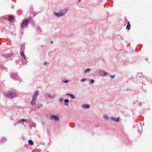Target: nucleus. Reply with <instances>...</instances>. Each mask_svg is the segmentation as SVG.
<instances>
[{
	"mask_svg": "<svg viewBox=\"0 0 152 152\" xmlns=\"http://www.w3.org/2000/svg\"><path fill=\"white\" fill-rule=\"evenodd\" d=\"M20 54H21V55L22 56L23 55H24V52L23 51H21V53Z\"/></svg>",
	"mask_w": 152,
	"mask_h": 152,
	"instance_id": "393cba45",
	"label": "nucleus"
},
{
	"mask_svg": "<svg viewBox=\"0 0 152 152\" xmlns=\"http://www.w3.org/2000/svg\"><path fill=\"white\" fill-rule=\"evenodd\" d=\"M22 56H23V57L24 58L25 60H26V57L25 55H23Z\"/></svg>",
	"mask_w": 152,
	"mask_h": 152,
	"instance_id": "bb28decb",
	"label": "nucleus"
},
{
	"mask_svg": "<svg viewBox=\"0 0 152 152\" xmlns=\"http://www.w3.org/2000/svg\"><path fill=\"white\" fill-rule=\"evenodd\" d=\"M63 81L65 83H67L69 82L68 80H65V79Z\"/></svg>",
	"mask_w": 152,
	"mask_h": 152,
	"instance_id": "4be33fe9",
	"label": "nucleus"
},
{
	"mask_svg": "<svg viewBox=\"0 0 152 152\" xmlns=\"http://www.w3.org/2000/svg\"><path fill=\"white\" fill-rule=\"evenodd\" d=\"M87 80V79L86 78H83V79H81V81L82 82H84L86 80Z\"/></svg>",
	"mask_w": 152,
	"mask_h": 152,
	"instance_id": "5701e85b",
	"label": "nucleus"
},
{
	"mask_svg": "<svg viewBox=\"0 0 152 152\" xmlns=\"http://www.w3.org/2000/svg\"><path fill=\"white\" fill-rule=\"evenodd\" d=\"M53 41H51V43H53Z\"/></svg>",
	"mask_w": 152,
	"mask_h": 152,
	"instance_id": "2f4dec72",
	"label": "nucleus"
},
{
	"mask_svg": "<svg viewBox=\"0 0 152 152\" xmlns=\"http://www.w3.org/2000/svg\"><path fill=\"white\" fill-rule=\"evenodd\" d=\"M28 143L30 145H32L34 144L32 140H29L28 141Z\"/></svg>",
	"mask_w": 152,
	"mask_h": 152,
	"instance_id": "6ab92c4d",
	"label": "nucleus"
},
{
	"mask_svg": "<svg viewBox=\"0 0 152 152\" xmlns=\"http://www.w3.org/2000/svg\"><path fill=\"white\" fill-rule=\"evenodd\" d=\"M94 81L93 79H91L90 81V84H94Z\"/></svg>",
	"mask_w": 152,
	"mask_h": 152,
	"instance_id": "412c9836",
	"label": "nucleus"
},
{
	"mask_svg": "<svg viewBox=\"0 0 152 152\" xmlns=\"http://www.w3.org/2000/svg\"><path fill=\"white\" fill-rule=\"evenodd\" d=\"M96 72L99 75L102 76H104L108 75L107 72L100 69L96 70Z\"/></svg>",
	"mask_w": 152,
	"mask_h": 152,
	"instance_id": "f03ea898",
	"label": "nucleus"
},
{
	"mask_svg": "<svg viewBox=\"0 0 152 152\" xmlns=\"http://www.w3.org/2000/svg\"><path fill=\"white\" fill-rule=\"evenodd\" d=\"M50 119L54 121H58L59 120V118L57 115H52L50 116Z\"/></svg>",
	"mask_w": 152,
	"mask_h": 152,
	"instance_id": "20e7f679",
	"label": "nucleus"
},
{
	"mask_svg": "<svg viewBox=\"0 0 152 152\" xmlns=\"http://www.w3.org/2000/svg\"><path fill=\"white\" fill-rule=\"evenodd\" d=\"M47 64V63L46 62H45L44 63V65H46Z\"/></svg>",
	"mask_w": 152,
	"mask_h": 152,
	"instance_id": "c756f323",
	"label": "nucleus"
},
{
	"mask_svg": "<svg viewBox=\"0 0 152 152\" xmlns=\"http://www.w3.org/2000/svg\"><path fill=\"white\" fill-rule=\"evenodd\" d=\"M45 97L48 99L53 98L54 96H51L49 93H46L45 94Z\"/></svg>",
	"mask_w": 152,
	"mask_h": 152,
	"instance_id": "0eeeda50",
	"label": "nucleus"
},
{
	"mask_svg": "<svg viewBox=\"0 0 152 152\" xmlns=\"http://www.w3.org/2000/svg\"><path fill=\"white\" fill-rule=\"evenodd\" d=\"M63 99L62 98H60L59 99V101L61 102H62L63 101Z\"/></svg>",
	"mask_w": 152,
	"mask_h": 152,
	"instance_id": "b1692460",
	"label": "nucleus"
},
{
	"mask_svg": "<svg viewBox=\"0 0 152 152\" xmlns=\"http://www.w3.org/2000/svg\"><path fill=\"white\" fill-rule=\"evenodd\" d=\"M54 14L55 15L58 17L62 16V15H61V14L60 13V12H55Z\"/></svg>",
	"mask_w": 152,
	"mask_h": 152,
	"instance_id": "f8f14e48",
	"label": "nucleus"
},
{
	"mask_svg": "<svg viewBox=\"0 0 152 152\" xmlns=\"http://www.w3.org/2000/svg\"><path fill=\"white\" fill-rule=\"evenodd\" d=\"M3 139H4V140H5V139L4 138H3Z\"/></svg>",
	"mask_w": 152,
	"mask_h": 152,
	"instance_id": "473e14b6",
	"label": "nucleus"
},
{
	"mask_svg": "<svg viewBox=\"0 0 152 152\" xmlns=\"http://www.w3.org/2000/svg\"><path fill=\"white\" fill-rule=\"evenodd\" d=\"M80 1H81V0H78V2H80Z\"/></svg>",
	"mask_w": 152,
	"mask_h": 152,
	"instance_id": "7c9ffc66",
	"label": "nucleus"
},
{
	"mask_svg": "<svg viewBox=\"0 0 152 152\" xmlns=\"http://www.w3.org/2000/svg\"><path fill=\"white\" fill-rule=\"evenodd\" d=\"M119 118H115V121L117 122H118L119 121Z\"/></svg>",
	"mask_w": 152,
	"mask_h": 152,
	"instance_id": "aec40b11",
	"label": "nucleus"
},
{
	"mask_svg": "<svg viewBox=\"0 0 152 152\" xmlns=\"http://www.w3.org/2000/svg\"><path fill=\"white\" fill-rule=\"evenodd\" d=\"M130 26L131 25L130 24V22H129L127 23V25L126 27V29L128 30H129L130 29Z\"/></svg>",
	"mask_w": 152,
	"mask_h": 152,
	"instance_id": "ddd939ff",
	"label": "nucleus"
},
{
	"mask_svg": "<svg viewBox=\"0 0 152 152\" xmlns=\"http://www.w3.org/2000/svg\"><path fill=\"white\" fill-rule=\"evenodd\" d=\"M110 119L114 121V117H111Z\"/></svg>",
	"mask_w": 152,
	"mask_h": 152,
	"instance_id": "cd10ccee",
	"label": "nucleus"
},
{
	"mask_svg": "<svg viewBox=\"0 0 152 152\" xmlns=\"http://www.w3.org/2000/svg\"><path fill=\"white\" fill-rule=\"evenodd\" d=\"M17 95V93L14 91H8L6 94L7 97L12 99L16 97Z\"/></svg>",
	"mask_w": 152,
	"mask_h": 152,
	"instance_id": "f257e3e1",
	"label": "nucleus"
},
{
	"mask_svg": "<svg viewBox=\"0 0 152 152\" xmlns=\"http://www.w3.org/2000/svg\"><path fill=\"white\" fill-rule=\"evenodd\" d=\"M1 142H2V140H1Z\"/></svg>",
	"mask_w": 152,
	"mask_h": 152,
	"instance_id": "72a5a7b5",
	"label": "nucleus"
},
{
	"mask_svg": "<svg viewBox=\"0 0 152 152\" xmlns=\"http://www.w3.org/2000/svg\"><path fill=\"white\" fill-rule=\"evenodd\" d=\"M66 95L67 96H70L72 99H74L75 98H76V97L75 96H74L73 94H67Z\"/></svg>",
	"mask_w": 152,
	"mask_h": 152,
	"instance_id": "2eb2a0df",
	"label": "nucleus"
},
{
	"mask_svg": "<svg viewBox=\"0 0 152 152\" xmlns=\"http://www.w3.org/2000/svg\"><path fill=\"white\" fill-rule=\"evenodd\" d=\"M37 99H34L32 98V100L31 102V104L32 106L34 107L36 106V101Z\"/></svg>",
	"mask_w": 152,
	"mask_h": 152,
	"instance_id": "39448f33",
	"label": "nucleus"
},
{
	"mask_svg": "<svg viewBox=\"0 0 152 152\" xmlns=\"http://www.w3.org/2000/svg\"><path fill=\"white\" fill-rule=\"evenodd\" d=\"M67 11V10L66 9H65L61 10L60 12L61 14V15H62V16H63L66 13Z\"/></svg>",
	"mask_w": 152,
	"mask_h": 152,
	"instance_id": "6e6552de",
	"label": "nucleus"
},
{
	"mask_svg": "<svg viewBox=\"0 0 152 152\" xmlns=\"http://www.w3.org/2000/svg\"><path fill=\"white\" fill-rule=\"evenodd\" d=\"M110 76L112 78H113L114 77V75H110Z\"/></svg>",
	"mask_w": 152,
	"mask_h": 152,
	"instance_id": "c85d7f7f",
	"label": "nucleus"
},
{
	"mask_svg": "<svg viewBox=\"0 0 152 152\" xmlns=\"http://www.w3.org/2000/svg\"><path fill=\"white\" fill-rule=\"evenodd\" d=\"M82 107L85 109H88L89 108V106L88 105L85 104L82 106Z\"/></svg>",
	"mask_w": 152,
	"mask_h": 152,
	"instance_id": "dca6fc26",
	"label": "nucleus"
},
{
	"mask_svg": "<svg viewBox=\"0 0 152 152\" xmlns=\"http://www.w3.org/2000/svg\"><path fill=\"white\" fill-rule=\"evenodd\" d=\"M103 118L106 121H108L110 118L106 114H104L103 116Z\"/></svg>",
	"mask_w": 152,
	"mask_h": 152,
	"instance_id": "9d476101",
	"label": "nucleus"
},
{
	"mask_svg": "<svg viewBox=\"0 0 152 152\" xmlns=\"http://www.w3.org/2000/svg\"><path fill=\"white\" fill-rule=\"evenodd\" d=\"M14 19V17L13 16L10 15L9 16L8 20L10 21H12Z\"/></svg>",
	"mask_w": 152,
	"mask_h": 152,
	"instance_id": "4468645a",
	"label": "nucleus"
},
{
	"mask_svg": "<svg viewBox=\"0 0 152 152\" xmlns=\"http://www.w3.org/2000/svg\"><path fill=\"white\" fill-rule=\"evenodd\" d=\"M91 71V69L90 68H87L86 69L84 72V73L85 74L90 72Z\"/></svg>",
	"mask_w": 152,
	"mask_h": 152,
	"instance_id": "9b49d317",
	"label": "nucleus"
},
{
	"mask_svg": "<svg viewBox=\"0 0 152 152\" xmlns=\"http://www.w3.org/2000/svg\"><path fill=\"white\" fill-rule=\"evenodd\" d=\"M26 121V119H22L19 120V121L17 122L14 125H16V124H19L20 123H23L24 122Z\"/></svg>",
	"mask_w": 152,
	"mask_h": 152,
	"instance_id": "1a4fd4ad",
	"label": "nucleus"
},
{
	"mask_svg": "<svg viewBox=\"0 0 152 152\" xmlns=\"http://www.w3.org/2000/svg\"><path fill=\"white\" fill-rule=\"evenodd\" d=\"M39 94V91L38 90L36 91L35 92L33 96L32 99H37V97L38 95Z\"/></svg>",
	"mask_w": 152,
	"mask_h": 152,
	"instance_id": "423d86ee",
	"label": "nucleus"
},
{
	"mask_svg": "<svg viewBox=\"0 0 152 152\" xmlns=\"http://www.w3.org/2000/svg\"><path fill=\"white\" fill-rule=\"evenodd\" d=\"M64 102L65 103V105L66 106H68V103L69 102V99H66L64 100Z\"/></svg>",
	"mask_w": 152,
	"mask_h": 152,
	"instance_id": "f3484780",
	"label": "nucleus"
},
{
	"mask_svg": "<svg viewBox=\"0 0 152 152\" xmlns=\"http://www.w3.org/2000/svg\"><path fill=\"white\" fill-rule=\"evenodd\" d=\"M22 56H23V57L24 58L25 60H26V57L25 55H23Z\"/></svg>",
	"mask_w": 152,
	"mask_h": 152,
	"instance_id": "a878e982",
	"label": "nucleus"
},
{
	"mask_svg": "<svg viewBox=\"0 0 152 152\" xmlns=\"http://www.w3.org/2000/svg\"><path fill=\"white\" fill-rule=\"evenodd\" d=\"M12 54H11V53H10V54H8V55H5L4 56L7 58H9L10 57H11L12 56Z\"/></svg>",
	"mask_w": 152,
	"mask_h": 152,
	"instance_id": "a211bd4d",
	"label": "nucleus"
},
{
	"mask_svg": "<svg viewBox=\"0 0 152 152\" xmlns=\"http://www.w3.org/2000/svg\"><path fill=\"white\" fill-rule=\"evenodd\" d=\"M28 23V19H25L24 21H23V22L22 23L21 26V28L23 29L24 28L26 27Z\"/></svg>",
	"mask_w": 152,
	"mask_h": 152,
	"instance_id": "7ed1b4c3",
	"label": "nucleus"
}]
</instances>
